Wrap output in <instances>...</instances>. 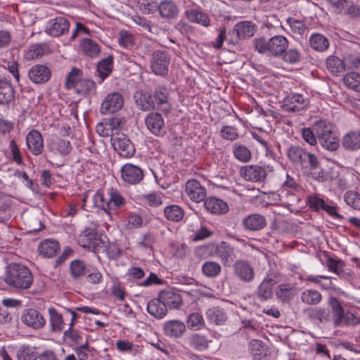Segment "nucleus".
<instances>
[{"mask_svg":"<svg viewBox=\"0 0 360 360\" xmlns=\"http://www.w3.org/2000/svg\"><path fill=\"white\" fill-rule=\"evenodd\" d=\"M328 304L331 309L335 327L354 326L360 323L359 317L349 311L344 310L340 302L336 297H330Z\"/></svg>","mask_w":360,"mask_h":360,"instance_id":"4","label":"nucleus"},{"mask_svg":"<svg viewBox=\"0 0 360 360\" xmlns=\"http://www.w3.org/2000/svg\"><path fill=\"white\" fill-rule=\"evenodd\" d=\"M166 335L170 338H181L186 331L185 324L179 320H171L164 324Z\"/></svg>","mask_w":360,"mask_h":360,"instance_id":"24","label":"nucleus"},{"mask_svg":"<svg viewBox=\"0 0 360 360\" xmlns=\"http://www.w3.org/2000/svg\"><path fill=\"white\" fill-rule=\"evenodd\" d=\"M112 57L111 56H108L106 58L103 59L98 63L97 72L98 76L101 79V80L98 81V83L103 82V81L110 75L112 70Z\"/></svg>","mask_w":360,"mask_h":360,"instance_id":"40","label":"nucleus"},{"mask_svg":"<svg viewBox=\"0 0 360 360\" xmlns=\"http://www.w3.org/2000/svg\"><path fill=\"white\" fill-rule=\"evenodd\" d=\"M21 319L25 325L34 329L41 328L46 323V320L42 314L32 308L25 309Z\"/></svg>","mask_w":360,"mask_h":360,"instance_id":"10","label":"nucleus"},{"mask_svg":"<svg viewBox=\"0 0 360 360\" xmlns=\"http://www.w3.org/2000/svg\"><path fill=\"white\" fill-rule=\"evenodd\" d=\"M109 203V214H110L111 210H116L123 207L125 204V200L122 195L117 191L110 190Z\"/></svg>","mask_w":360,"mask_h":360,"instance_id":"51","label":"nucleus"},{"mask_svg":"<svg viewBox=\"0 0 360 360\" xmlns=\"http://www.w3.org/2000/svg\"><path fill=\"white\" fill-rule=\"evenodd\" d=\"M202 274L208 278H216L217 277L221 271V265L212 261H208L205 262L202 266Z\"/></svg>","mask_w":360,"mask_h":360,"instance_id":"47","label":"nucleus"},{"mask_svg":"<svg viewBox=\"0 0 360 360\" xmlns=\"http://www.w3.org/2000/svg\"><path fill=\"white\" fill-rule=\"evenodd\" d=\"M308 152L299 146H292L288 150L289 159L294 163L302 166Z\"/></svg>","mask_w":360,"mask_h":360,"instance_id":"45","label":"nucleus"},{"mask_svg":"<svg viewBox=\"0 0 360 360\" xmlns=\"http://www.w3.org/2000/svg\"><path fill=\"white\" fill-rule=\"evenodd\" d=\"M342 146L347 150H356L360 148V131H351L346 134L342 139Z\"/></svg>","mask_w":360,"mask_h":360,"instance_id":"31","label":"nucleus"},{"mask_svg":"<svg viewBox=\"0 0 360 360\" xmlns=\"http://www.w3.org/2000/svg\"><path fill=\"white\" fill-rule=\"evenodd\" d=\"M134 99L138 108L143 111H148L155 109V104L150 95L136 91L134 95Z\"/></svg>","mask_w":360,"mask_h":360,"instance_id":"32","label":"nucleus"},{"mask_svg":"<svg viewBox=\"0 0 360 360\" xmlns=\"http://www.w3.org/2000/svg\"><path fill=\"white\" fill-rule=\"evenodd\" d=\"M79 94H88L96 90V84L93 80L82 79L75 89Z\"/></svg>","mask_w":360,"mask_h":360,"instance_id":"56","label":"nucleus"},{"mask_svg":"<svg viewBox=\"0 0 360 360\" xmlns=\"http://www.w3.org/2000/svg\"><path fill=\"white\" fill-rule=\"evenodd\" d=\"M311 47L318 51H324L329 46L328 39L323 34L316 33L313 34L309 39Z\"/></svg>","mask_w":360,"mask_h":360,"instance_id":"41","label":"nucleus"},{"mask_svg":"<svg viewBox=\"0 0 360 360\" xmlns=\"http://www.w3.org/2000/svg\"><path fill=\"white\" fill-rule=\"evenodd\" d=\"M51 76V70L44 65H35L29 70L30 79L36 84L46 82Z\"/></svg>","mask_w":360,"mask_h":360,"instance_id":"19","label":"nucleus"},{"mask_svg":"<svg viewBox=\"0 0 360 360\" xmlns=\"http://www.w3.org/2000/svg\"><path fill=\"white\" fill-rule=\"evenodd\" d=\"M205 209L212 214H223L229 211L227 204L222 200L211 197L204 200Z\"/></svg>","mask_w":360,"mask_h":360,"instance_id":"23","label":"nucleus"},{"mask_svg":"<svg viewBox=\"0 0 360 360\" xmlns=\"http://www.w3.org/2000/svg\"><path fill=\"white\" fill-rule=\"evenodd\" d=\"M257 27L251 21H241L235 25L233 33L236 34L238 40L251 37L256 32Z\"/></svg>","mask_w":360,"mask_h":360,"instance_id":"22","label":"nucleus"},{"mask_svg":"<svg viewBox=\"0 0 360 360\" xmlns=\"http://www.w3.org/2000/svg\"><path fill=\"white\" fill-rule=\"evenodd\" d=\"M235 275L242 281L248 283L255 278V271L252 266L245 260H237L233 264Z\"/></svg>","mask_w":360,"mask_h":360,"instance_id":"11","label":"nucleus"},{"mask_svg":"<svg viewBox=\"0 0 360 360\" xmlns=\"http://www.w3.org/2000/svg\"><path fill=\"white\" fill-rule=\"evenodd\" d=\"M301 301L305 304L314 306L319 304L322 300L321 294L316 290H305L300 295Z\"/></svg>","mask_w":360,"mask_h":360,"instance_id":"38","label":"nucleus"},{"mask_svg":"<svg viewBox=\"0 0 360 360\" xmlns=\"http://www.w3.org/2000/svg\"><path fill=\"white\" fill-rule=\"evenodd\" d=\"M50 319L52 330L53 331H60L63 328V316L55 309H49Z\"/></svg>","mask_w":360,"mask_h":360,"instance_id":"60","label":"nucleus"},{"mask_svg":"<svg viewBox=\"0 0 360 360\" xmlns=\"http://www.w3.org/2000/svg\"><path fill=\"white\" fill-rule=\"evenodd\" d=\"M347 205L356 210H360V194L354 191H348L344 195Z\"/></svg>","mask_w":360,"mask_h":360,"instance_id":"57","label":"nucleus"},{"mask_svg":"<svg viewBox=\"0 0 360 360\" xmlns=\"http://www.w3.org/2000/svg\"><path fill=\"white\" fill-rule=\"evenodd\" d=\"M186 15L191 22L198 23L205 27H208L210 24L209 17L205 13L196 9L186 11Z\"/></svg>","mask_w":360,"mask_h":360,"instance_id":"42","label":"nucleus"},{"mask_svg":"<svg viewBox=\"0 0 360 360\" xmlns=\"http://www.w3.org/2000/svg\"><path fill=\"white\" fill-rule=\"evenodd\" d=\"M313 130L315 131L319 141L335 134V126L326 120L316 121L313 126Z\"/></svg>","mask_w":360,"mask_h":360,"instance_id":"25","label":"nucleus"},{"mask_svg":"<svg viewBox=\"0 0 360 360\" xmlns=\"http://www.w3.org/2000/svg\"><path fill=\"white\" fill-rule=\"evenodd\" d=\"M304 313L311 321H318L320 323H328L330 320L328 309L319 307H308L304 309Z\"/></svg>","mask_w":360,"mask_h":360,"instance_id":"18","label":"nucleus"},{"mask_svg":"<svg viewBox=\"0 0 360 360\" xmlns=\"http://www.w3.org/2000/svg\"><path fill=\"white\" fill-rule=\"evenodd\" d=\"M70 269L72 277L74 279H77L82 276L85 275L86 273L89 272V269L86 268L84 262L80 259L72 261L70 263Z\"/></svg>","mask_w":360,"mask_h":360,"instance_id":"50","label":"nucleus"},{"mask_svg":"<svg viewBox=\"0 0 360 360\" xmlns=\"http://www.w3.org/2000/svg\"><path fill=\"white\" fill-rule=\"evenodd\" d=\"M235 158L241 162H248L251 158L250 150L245 146H236L233 149Z\"/></svg>","mask_w":360,"mask_h":360,"instance_id":"63","label":"nucleus"},{"mask_svg":"<svg viewBox=\"0 0 360 360\" xmlns=\"http://www.w3.org/2000/svg\"><path fill=\"white\" fill-rule=\"evenodd\" d=\"M276 295L282 301L289 300L294 295V288L289 284H281L278 287Z\"/></svg>","mask_w":360,"mask_h":360,"instance_id":"59","label":"nucleus"},{"mask_svg":"<svg viewBox=\"0 0 360 360\" xmlns=\"http://www.w3.org/2000/svg\"><path fill=\"white\" fill-rule=\"evenodd\" d=\"M50 146L51 150L61 155H67L72 150L71 143L66 138L56 137L52 139Z\"/></svg>","mask_w":360,"mask_h":360,"instance_id":"34","label":"nucleus"},{"mask_svg":"<svg viewBox=\"0 0 360 360\" xmlns=\"http://www.w3.org/2000/svg\"><path fill=\"white\" fill-rule=\"evenodd\" d=\"M249 351L255 360H262L267 355V347L259 340H252L249 343Z\"/></svg>","mask_w":360,"mask_h":360,"instance_id":"30","label":"nucleus"},{"mask_svg":"<svg viewBox=\"0 0 360 360\" xmlns=\"http://www.w3.org/2000/svg\"><path fill=\"white\" fill-rule=\"evenodd\" d=\"M112 145L119 155L124 158L133 156L135 148L131 141L124 134H117L111 138Z\"/></svg>","mask_w":360,"mask_h":360,"instance_id":"7","label":"nucleus"},{"mask_svg":"<svg viewBox=\"0 0 360 360\" xmlns=\"http://www.w3.org/2000/svg\"><path fill=\"white\" fill-rule=\"evenodd\" d=\"M287 23L291 28V31L296 34H303L307 27L302 20H298L292 18L287 19Z\"/></svg>","mask_w":360,"mask_h":360,"instance_id":"64","label":"nucleus"},{"mask_svg":"<svg viewBox=\"0 0 360 360\" xmlns=\"http://www.w3.org/2000/svg\"><path fill=\"white\" fill-rule=\"evenodd\" d=\"M188 328L191 330H200L205 326V321L201 314L198 312L191 313L187 319Z\"/></svg>","mask_w":360,"mask_h":360,"instance_id":"55","label":"nucleus"},{"mask_svg":"<svg viewBox=\"0 0 360 360\" xmlns=\"http://www.w3.org/2000/svg\"><path fill=\"white\" fill-rule=\"evenodd\" d=\"M165 217L172 221H180L184 216L183 210L178 205H169L164 210Z\"/></svg>","mask_w":360,"mask_h":360,"instance_id":"46","label":"nucleus"},{"mask_svg":"<svg viewBox=\"0 0 360 360\" xmlns=\"http://www.w3.org/2000/svg\"><path fill=\"white\" fill-rule=\"evenodd\" d=\"M83 79L82 71L77 68H72L68 74L65 79V86L67 89L74 88L78 85V83Z\"/></svg>","mask_w":360,"mask_h":360,"instance_id":"43","label":"nucleus"},{"mask_svg":"<svg viewBox=\"0 0 360 360\" xmlns=\"http://www.w3.org/2000/svg\"><path fill=\"white\" fill-rule=\"evenodd\" d=\"M159 296L167 309H178L183 303L181 295L172 290H162Z\"/></svg>","mask_w":360,"mask_h":360,"instance_id":"20","label":"nucleus"},{"mask_svg":"<svg viewBox=\"0 0 360 360\" xmlns=\"http://www.w3.org/2000/svg\"><path fill=\"white\" fill-rule=\"evenodd\" d=\"M319 143L321 146L330 151L336 150L339 146V139L335 134L327 137V139L319 140Z\"/></svg>","mask_w":360,"mask_h":360,"instance_id":"62","label":"nucleus"},{"mask_svg":"<svg viewBox=\"0 0 360 360\" xmlns=\"http://www.w3.org/2000/svg\"><path fill=\"white\" fill-rule=\"evenodd\" d=\"M126 122L125 119L121 117L118 114H114V115L109 117H106L96 126L97 131L99 130L100 127H103L104 125L105 127H108L109 129L116 131L123 128Z\"/></svg>","mask_w":360,"mask_h":360,"instance_id":"26","label":"nucleus"},{"mask_svg":"<svg viewBox=\"0 0 360 360\" xmlns=\"http://www.w3.org/2000/svg\"><path fill=\"white\" fill-rule=\"evenodd\" d=\"M326 67L328 71L336 75L346 69L344 59L335 56H330L326 59Z\"/></svg>","mask_w":360,"mask_h":360,"instance_id":"39","label":"nucleus"},{"mask_svg":"<svg viewBox=\"0 0 360 360\" xmlns=\"http://www.w3.org/2000/svg\"><path fill=\"white\" fill-rule=\"evenodd\" d=\"M70 22L63 17H58L49 22L46 32L52 37H59L69 32Z\"/></svg>","mask_w":360,"mask_h":360,"instance_id":"12","label":"nucleus"},{"mask_svg":"<svg viewBox=\"0 0 360 360\" xmlns=\"http://www.w3.org/2000/svg\"><path fill=\"white\" fill-rule=\"evenodd\" d=\"M109 198L110 190H108L106 193L103 191H98L94 196V202L97 207L104 210L106 213L109 214Z\"/></svg>","mask_w":360,"mask_h":360,"instance_id":"48","label":"nucleus"},{"mask_svg":"<svg viewBox=\"0 0 360 360\" xmlns=\"http://www.w3.org/2000/svg\"><path fill=\"white\" fill-rule=\"evenodd\" d=\"M170 56L165 51L158 50L151 56L150 68L157 75L164 76L167 74Z\"/></svg>","mask_w":360,"mask_h":360,"instance_id":"6","label":"nucleus"},{"mask_svg":"<svg viewBox=\"0 0 360 360\" xmlns=\"http://www.w3.org/2000/svg\"><path fill=\"white\" fill-rule=\"evenodd\" d=\"M278 200L284 207L289 208L295 203L300 201L299 198L292 192L288 190H282L281 193L278 195Z\"/></svg>","mask_w":360,"mask_h":360,"instance_id":"54","label":"nucleus"},{"mask_svg":"<svg viewBox=\"0 0 360 360\" xmlns=\"http://www.w3.org/2000/svg\"><path fill=\"white\" fill-rule=\"evenodd\" d=\"M122 178L129 184H136L143 178L142 169L134 165L126 164L121 169Z\"/></svg>","mask_w":360,"mask_h":360,"instance_id":"13","label":"nucleus"},{"mask_svg":"<svg viewBox=\"0 0 360 360\" xmlns=\"http://www.w3.org/2000/svg\"><path fill=\"white\" fill-rule=\"evenodd\" d=\"M255 49L260 53H269L274 57L281 56L288 49L289 41L283 35H275L268 40L264 37L255 39Z\"/></svg>","mask_w":360,"mask_h":360,"instance_id":"3","label":"nucleus"},{"mask_svg":"<svg viewBox=\"0 0 360 360\" xmlns=\"http://www.w3.org/2000/svg\"><path fill=\"white\" fill-rule=\"evenodd\" d=\"M276 281L272 278H266L258 287L257 291V297L263 301L271 299L273 296V287Z\"/></svg>","mask_w":360,"mask_h":360,"instance_id":"28","label":"nucleus"},{"mask_svg":"<svg viewBox=\"0 0 360 360\" xmlns=\"http://www.w3.org/2000/svg\"><path fill=\"white\" fill-rule=\"evenodd\" d=\"M345 84L349 89L360 91V74L356 72L347 73L343 78Z\"/></svg>","mask_w":360,"mask_h":360,"instance_id":"53","label":"nucleus"},{"mask_svg":"<svg viewBox=\"0 0 360 360\" xmlns=\"http://www.w3.org/2000/svg\"><path fill=\"white\" fill-rule=\"evenodd\" d=\"M190 347L198 351H203L209 347L212 340H208L204 335L199 333H194L188 338Z\"/></svg>","mask_w":360,"mask_h":360,"instance_id":"37","label":"nucleus"},{"mask_svg":"<svg viewBox=\"0 0 360 360\" xmlns=\"http://www.w3.org/2000/svg\"><path fill=\"white\" fill-rule=\"evenodd\" d=\"M160 15L165 18H174L177 16L179 9L172 1H162L158 6Z\"/></svg>","mask_w":360,"mask_h":360,"instance_id":"35","label":"nucleus"},{"mask_svg":"<svg viewBox=\"0 0 360 360\" xmlns=\"http://www.w3.org/2000/svg\"><path fill=\"white\" fill-rule=\"evenodd\" d=\"M241 176L248 181L252 182L264 181L267 173L265 167L257 165H250L240 169Z\"/></svg>","mask_w":360,"mask_h":360,"instance_id":"8","label":"nucleus"},{"mask_svg":"<svg viewBox=\"0 0 360 360\" xmlns=\"http://www.w3.org/2000/svg\"><path fill=\"white\" fill-rule=\"evenodd\" d=\"M281 56L285 63L295 64L300 60L301 53L297 49L291 48L287 49Z\"/></svg>","mask_w":360,"mask_h":360,"instance_id":"58","label":"nucleus"},{"mask_svg":"<svg viewBox=\"0 0 360 360\" xmlns=\"http://www.w3.org/2000/svg\"><path fill=\"white\" fill-rule=\"evenodd\" d=\"M5 281L10 286L23 290L30 288L33 283V276L27 266L11 263L8 266Z\"/></svg>","mask_w":360,"mask_h":360,"instance_id":"1","label":"nucleus"},{"mask_svg":"<svg viewBox=\"0 0 360 360\" xmlns=\"http://www.w3.org/2000/svg\"><path fill=\"white\" fill-rule=\"evenodd\" d=\"M148 312L157 319H162L167 312V309L160 297L149 301L147 306Z\"/></svg>","mask_w":360,"mask_h":360,"instance_id":"29","label":"nucleus"},{"mask_svg":"<svg viewBox=\"0 0 360 360\" xmlns=\"http://www.w3.org/2000/svg\"><path fill=\"white\" fill-rule=\"evenodd\" d=\"M18 360H36L37 356L34 352V347L27 345H21L16 349Z\"/></svg>","mask_w":360,"mask_h":360,"instance_id":"44","label":"nucleus"},{"mask_svg":"<svg viewBox=\"0 0 360 360\" xmlns=\"http://www.w3.org/2000/svg\"><path fill=\"white\" fill-rule=\"evenodd\" d=\"M15 90L6 80H0V104L6 105L14 100Z\"/></svg>","mask_w":360,"mask_h":360,"instance_id":"33","label":"nucleus"},{"mask_svg":"<svg viewBox=\"0 0 360 360\" xmlns=\"http://www.w3.org/2000/svg\"><path fill=\"white\" fill-rule=\"evenodd\" d=\"M169 90L164 86H158L154 91V97L156 102L155 109L161 110L162 112H169L171 110V105L168 98Z\"/></svg>","mask_w":360,"mask_h":360,"instance_id":"17","label":"nucleus"},{"mask_svg":"<svg viewBox=\"0 0 360 360\" xmlns=\"http://www.w3.org/2000/svg\"><path fill=\"white\" fill-rule=\"evenodd\" d=\"M27 145L34 155L41 154L44 149V142L41 134L35 130L31 131L26 138Z\"/></svg>","mask_w":360,"mask_h":360,"instance_id":"21","label":"nucleus"},{"mask_svg":"<svg viewBox=\"0 0 360 360\" xmlns=\"http://www.w3.org/2000/svg\"><path fill=\"white\" fill-rule=\"evenodd\" d=\"M266 224L265 217L257 213L249 214L242 220V225L244 229L251 231L262 230Z\"/></svg>","mask_w":360,"mask_h":360,"instance_id":"15","label":"nucleus"},{"mask_svg":"<svg viewBox=\"0 0 360 360\" xmlns=\"http://www.w3.org/2000/svg\"><path fill=\"white\" fill-rule=\"evenodd\" d=\"M186 191L191 200L196 202L205 200L207 194L205 188L195 179L187 181Z\"/></svg>","mask_w":360,"mask_h":360,"instance_id":"16","label":"nucleus"},{"mask_svg":"<svg viewBox=\"0 0 360 360\" xmlns=\"http://www.w3.org/2000/svg\"><path fill=\"white\" fill-rule=\"evenodd\" d=\"M307 104L308 101L304 100L302 95H295L293 96L290 100L285 101L284 110L293 112L301 111L304 109Z\"/></svg>","mask_w":360,"mask_h":360,"instance_id":"36","label":"nucleus"},{"mask_svg":"<svg viewBox=\"0 0 360 360\" xmlns=\"http://www.w3.org/2000/svg\"><path fill=\"white\" fill-rule=\"evenodd\" d=\"M207 316L209 321L217 325L226 321L227 316L224 311L219 307H212L207 311Z\"/></svg>","mask_w":360,"mask_h":360,"instance_id":"52","label":"nucleus"},{"mask_svg":"<svg viewBox=\"0 0 360 360\" xmlns=\"http://www.w3.org/2000/svg\"><path fill=\"white\" fill-rule=\"evenodd\" d=\"M124 106L122 96L117 92L108 94L101 103V109L108 112H117Z\"/></svg>","mask_w":360,"mask_h":360,"instance_id":"14","label":"nucleus"},{"mask_svg":"<svg viewBox=\"0 0 360 360\" xmlns=\"http://www.w3.org/2000/svg\"><path fill=\"white\" fill-rule=\"evenodd\" d=\"M59 249L60 245L56 240L48 239L39 244L38 251L44 257H52L56 256Z\"/></svg>","mask_w":360,"mask_h":360,"instance_id":"27","label":"nucleus"},{"mask_svg":"<svg viewBox=\"0 0 360 360\" xmlns=\"http://www.w3.org/2000/svg\"><path fill=\"white\" fill-rule=\"evenodd\" d=\"M81 48L84 53L89 57H95L100 53L98 44L90 39H84L81 43Z\"/></svg>","mask_w":360,"mask_h":360,"instance_id":"49","label":"nucleus"},{"mask_svg":"<svg viewBox=\"0 0 360 360\" xmlns=\"http://www.w3.org/2000/svg\"><path fill=\"white\" fill-rule=\"evenodd\" d=\"M326 265L328 270L334 272L338 275H340L343 272L345 263L341 259H335L332 257H328L326 260Z\"/></svg>","mask_w":360,"mask_h":360,"instance_id":"61","label":"nucleus"},{"mask_svg":"<svg viewBox=\"0 0 360 360\" xmlns=\"http://www.w3.org/2000/svg\"><path fill=\"white\" fill-rule=\"evenodd\" d=\"M78 243L83 248L94 252L104 247V242L98 236L96 227H86L79 234Z\"/></svg>","mask_w":360,"mask_h":360,"instance_id":"5","label":"nucleus"},{"mask_svg":"<svg viewBox=\"0 0 360 360\" xmlns=\"http://www.w3.org/2000/svg\"><path fill=\"white\" fill-rule=\"evenodd\" d=\"M145 123L153 134L162 136L166 134V127L161 114H148L145 118Z\"/></svg>","mask_w":360,"mask_h":360,"instance_id":"9","label":"nucleus"},{"mask_svg":"<svg viewBox=\"0 0 360 360\" xmlns=\"http://www.w3.org/2000/svg\"><path fill=\"white\" fill-rule=\"evenodd\" d=\"M197 252L200 254H207L212 257L216 255L224 266H231L236 255L234 248L226 242L222 241L218 244L209 243L198 248Z\"/></svg>","mask_w":360,"mask_h":360,"instance_id":"2","label":"nucleus"}]
</instances>
